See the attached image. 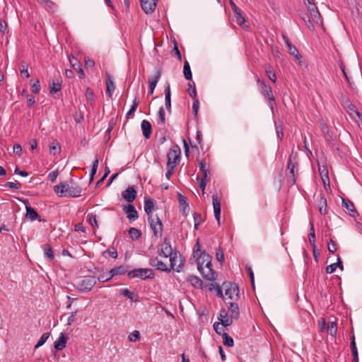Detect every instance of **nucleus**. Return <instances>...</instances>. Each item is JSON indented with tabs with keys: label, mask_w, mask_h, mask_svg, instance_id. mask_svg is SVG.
<instances>
[{
	"label": "nucleus",
	"mask_w": 362,
	"mask_h": 362,
	"mask_svg": "<svg viewBox=\"0 0 362 362\" xmlns=\"http://www.w3.org/2000/svg\"><path fill=\"white\" fill-rule=\"evenodd\" d=\"M197 264V269L202 274V277L210 281H214L216 279V273L212 269L211 257L206 253L202 252L199 257H196Z\"/></svg>",
	"instance_id": "nucleus-1"
},
{
	"label": "nucleus",
	"mask_w": 362,
	"mask_h": 362,
	"mask_svg": "<svg viewBox=\"0 0 362 362\" xmlns=\"http://www.w3.org/2000/svg\"><path fill=\"white\" fill-rule=\"evenodd\" d=\"M54 192L60 197H79L82 189L78 185L70 186L66 182H62L54 187Z\"/></svg>",
	"instance_id": "nucleus-2"
},
{
	"label": "nucleus",
	"mask_w": 362,
	"mask_h": 362,
	"mask_svg": "<svg viewBox=\"0 0 362 362\" xmlns=\"http://www.w3.org/2000/svg\"><path fill=\"white\" fill-rule=\"evenodd\" d=\"M298 153L293 149L288 158L286 169L287 182L291 186L295 185L296 182V177L298 173Z\"/></svg>",
	"instance_id": "nucleus-3"
},
{
	"label": "nucleus",
	"mask_w": 362,
	"mask_h": 362,
	"mask_svg": "<svg viewBox=\"0 0 362 362\" xmlns=\"http://www.w3.org/2000/svg\"><path fill=\"white\" fill-rule=\"evenodd\" d=\"M257 84L259 86L261 93L267 99L271 110H273L274 106L276 104V103L275 98L272 93V88L267 86L266 83L263 80H261L260 78H258L257 80Z\"/></svg>",
	"instance_id": "nucleus-4"
},
{
	"label": "nucleus",
	"mask_w": 362,
	"mask_h": 362,
	"mask_svg": "<svg viewBox=\"0 0 362 362\" xmlns=\"http://www.w3.org/2000/svg\"><path fill=\"white\" fill-rule=\"evenodd\" d=\"M96 283L95 276H86L77 283V289L80 292L86 293L90 291Z\"/></svg>",
	"instance_id": "nucleus-5"
},
{
	"label": "nucleus",
	"mask_w": 362,
	"mask_h": 362,
	"mask_svg": "<svg viewBox=\"0 0 362 362\" xmlns=\"http://www.w3.org/2000/svg\"><path fill=\"white\" fill-rule=\"evenodd\" d=\"M129 278H140L141 279H153L154 272L151 269H135L129 271L127 274Z\"/></svg>",
	"instance_id": "nucleus-6"
},
{
	"label": "nucleus",
	"mask_w": 362,
	"mask_h": 362,
	"mask_svg": "<svg viewBox=\"0 0 362 362\" xmlns=\"http://www.w3.org/2000/svg\"><path fill=\"white\" fill-rule=\"evenodd\" d=\"M148 221L149 222L151 229L153 231V235L156 238L161 237L163 235V226L161 220L158 218V216L156 215L151 217H148Z\"/></svg>",
	"instance_id": "nucleus-7"
},
{
	"label": "nucleus",
	"mask_w": 362,
	"mask_h": 362,
	"mask_svg": "<svg viewBox=\"0 0 362 362\" xmlns=\"http://www.w3.org/2000/svg\"><path fill=\"white\" fill-rule=\"evenodd\" d=\"M180 149L177 146L171 148L167 155L168 162L166 165L176 168L180 163Z\"/></svg>",
	"instance_id": "nucleus-8"
},
{
	"label": "nucleus",
	"mask_w": 362,
	"mask_h": 362,
	"mask_svg": "<svg viewBox=\"0 0 362 362\" xmlns=\"http://www.w3.org/2000/svg\"><path fill=\"white\" fill-rule=\"evenodd\" d=\"M225 288V296L230 300H238L239 298L238 287L231 283H225L223 285Z\"/></svg>",
	"instance_id": "nucleus-9"
},
{
	"label": "nucleus",
	"mask_w": 362,
	"mask_h": 362,
	"mask_svg": "<svg viewBox=\"0 0 362 362\" xmlns=\"http://www.w3.org/2000/svg\"><path fill=\"white\" fill-rule=\"evenodd\" d=\"M168 257L170 258V267L169 269H170V270L173 269L174 271H176L177 272H180L182 267V264L179 252L177 251H174V253Z\"/></svg>",
	"instance_id": "nucleus-10"
},
{
	"label": "nucleus",
	"mask_w": 362,
	"mask_h": 362,
	"mask_svg": "<svg viewBox=\"0 0 362 362\" xmlns=\"http://www.w3.org/2000/svg\"><path fill=\"white\" fill-rule=\"evenodd\" d=\"M158 252L161 257L165 258L171 256L174 253L171 245L168 241L167 238H165L163 243L160 245Z\"/></svg>",
	"instance_id": "nucleus-11"
},
{
	"label": "nucleus",
	"mask_w": 362,
	"mask_h": 362,
	"mask_svg": "<svg viewBox=\"0 0 362 362\" xmlns=\"http://www.w3.org/2000/svg\"><path fill=\"white\" fill-rule=\"evenodd\" d=\"M230 4L232 10L234 12L236 23L240 26H242L244 28L246 20H245V17L243 16L241 10L232 1H230Z\"/></svg>",
	"instance_id": "nucleus-12"
},
{
	"label": "nucleus",
	"mask_w": 362,
	"mask_h": 362,
	"mask_svg": "<svg viewBox=\"0 0 362 362\" xmlns=\"http://www.w3.org/2000/svg\"><path fill=\"white\" fill-rule=\"evenodd\" d=\"M317 201V206L321 215L327 214V204L325 196L321 193L315 197Z\"/></svg>",
	"instance_id": "nucleus-13"
},
{
	"label": "nucleus",
	"mask_w": 362,
	"mask_h": 362,
	"mask_svg": "<svg viewBox=\"0 0 362 362\" xmlns=\"http://www.w3.org/2000/svg\"><path fill=\"white\" fill-rule=\"evenodd\" d=\"M123 210L127 214V216L129 222L136 221L139 218V214L135 207L132 204H127L123 206Z\"/></svg>",
	"instance_id": "nucleus-14"
},
{
	"label": "nucleus",
	"mask_w": 362,
	"mask_h": 362,
	"mask_svg": "<svg viewBox=\"0 0 362 362\" xmlns=\"http://www.w3.org/2000/svg\"><path fill=\"white\" fill-rule=\"evenodd\" d=\"M148 263L150 266L156 267L158 270L166 272H170V269H169L168 265L157 257L151 258Z\"/></svg>",
	"instance_id": "nucleus-15"
},
{
	"label": "nucleus",
	"mask_w": 362,
	"mask_h": 362,
	"mask_svg": "<svg viewBox=\"0 0 362 362\" xmlns=\"http://www.w3.org/2000/svg\"><path fill=\"white\" fill-rule=\"evenodd\" d=\"M308 10L310 13L312 21L318 25L322 23L320 14L315 4H310L308 6Z\"/></svg>",
	"instance_id": "nucleus-16"
},
{
	"label": "nucleus",
	"mask_w": 362,
	"mask_h": 362,
	"mask_svg": "<svg viewBox=\"0 0 362 362\" xmlns=\"http://www.w3.org/2000/svg\"><path fill=\"white\" fill-rule=\"evenodd\" d=\"M212 201H213V207H214V216L216 220L217 221L218 225H220V216H221V202L218 199V197L216 194H214L212 196Z\"/></svg>",
	"instance_id": "nucleus-17"
},
{
	"label": "nucleus",
	"mask_w": 362,
	"mask_h": 362,
	"mask_svg": "<svg viewBox=\"0 0 362 362\" xmlns=\"http://www.w3.org/2000/svg\"><path fill=\"white\" fill-rule=\"evenodd\" d=\"M142 9L146 13L153 12L156 6L157 0H140Z\"/></svg>",
	"instance_id": "nucleus-18"
},
{
	"label": "nucleus",
	"mask_w": 362,
	"mask_h": 362,
	"mask_svg": "<svg viewBox=\"0 0 362 362\" xmlns=\"http://www.w3.org/2000/svg\"><path fill=\"white\" fill-rule=\"evenodd\" d=\"M136 196V191L133 186H129L123 192L122 197L128 202H132Z\"/></svg>",
	"instance_id": "nucleus-19"
},
{
	"label": "nucleus",
	"mask_w": 362,
	"mask_h": 362,
	"mask_svg": "<svg viewBox=\"0 0 362 362\" xmlns=\"http://www.w3.org/2000/svg\"><path fill=\"white\" fill-rule=\"evenodd\" d=\"M218 319L221 321L223 327L230 326L233 323V318L228 317V313L225 309L221 310Z\"/></svg>",
	"instance_id": "nucleus-20"
},
{
	"label": "nucleus",
	"mask_w": 362,
	"mask_h": 362,
	"mask_svg": "<svg viewBox=\"0 0 362 362\" xmlns=\"http://www.w3.org/2000/svg\"><path fill=\"white\" fill-rule=\"evenodd\" d=\"M141 128L144 138L146 139H148L151 137L152 133V126L151 123L148 121L144 119L141 122Z\"/></svg>",
	"instance_id": "nucleus-21"
},
{
	"label": "nucleus",
	"mask_w": 362,
	"mask_h": 362,
	"mask_svg": "<svg viewBox=\"0 0 362 362\" xmlns=\"http://www.w3.org/2000/svg\"><path fill=\"white\" fill-rule=\"evenodd\" d=\"M161 76V69H158L154 76L148 78L149 88L151 90V94L153 93L157 83Z\"/></svg>",
	"instance_id": "nucleus-22"
},
{
	"label": "nucleus",
	"mask_w": 362,
	"mask_h": 362,
	"mask_svg": "<svg viewBox=\"0 0 362 362\" xmlns=\"http://www.w3.org/2000/svg\"><path fill=\"white\" fill-rule=\"evenodd\" d=\"M178 201L180 211L182 214H187L189 209L187 199L182 194H179Z\"/></svg>",
	"instance_id": "nucleus-23"
},
{
	"label": "nucleus",
	"mask_w": 362,
	"mask_h": 362,
	"mask_svg": "<svg viewBox=\"0 0 362 362\" xmlns=\"http://www.w3.org/2000/svg\"><path fill=\"white\" fill-rule=\"evenodd\" d=\"M187 281L189 284H190L193 287L197 288H202L203 285V281L202 279L194 275H189L187 276Z\"/></svg>",
	"instance_id": "nucleus-24"
},
{
	"label": "nucleus",
	"mask_w": 362,
	"mask_h": 362,
	"mask_svg": "<svg viewBox=\"0 0 362 362\" xmlns=\"http://www.w3.org/2000/svg\"><path fill=\"white\" fill-rule=\"evenodd\" d=\"M153 207L154 203L153 200L149 197H146L144 199V211L148 215V217L153 216L152 214Z\"/></svg>",
	"instance_id": "nucleus-25"
},
{
	"label": "nucleus",
	"mask_w": 362,
	"mask_h": 362,
	"mask_svg": "<svg viewBox=\"0 0 362 362\" xmlns=\"http://www.w3.org/2000/svg\"><path fill=\"white\" fill-rule=\"evenodd\" d=\"M228 311L230 313V316L231 318L237 320L239 317V307L235 303H228Z\"/></svg>",
	"instance_id": "nucleus-26"
},
{
	"label": "nucleus",
	"mask_w": 362,
	"mask_h": 362,
	"mask_svg": "<svg viewBox=\"0 0 362 362\" xmlns=\"http://www.w3.org/2000/svg\"><path fill=\"white\" fill-rule=\"evenodd\" d=\"M165 103L167 110L171 112V93L170 84H167L165 88Z\"/></svg>",
	"instance_id": "nucleus-27"
},
{
	"label": "nucleus",
	"mask_w": 362,
	"mask_h": 362,
	"mask_svg": "<svg viewBox=\"0 0 362 362\" xmlns=\"http://www.w3.org/2000/svg\"><path fill=\"white\" fill-rule=\"evenodd\" d=\"M66 337L63 333H61L58 339L54 341V349L58 351H61L64 349L66 347Z\"/></svg>",
	"instance_id": "nucleus-28"
},
{
	"label": "nucleus",
	"mask_w": 362,
	"mask_h": 362,
	"mask_svg": "<svg viewBox=\"0 0 362 362\" xmlns=\"http://www.w3.org/2000/svg\"><path fill=\"white\" fill-rule=\"evenodd\" d=\"M120 294L128 298L133 302H137L139 300V296L136 293L130 291L128 288H122L120 291Z\"/></svg>",
	"instance_id": "nucleus-29"
},
{
	"label": "nucleus",
	"mask_w": 362,
	"mask_h": 362,
	"mask_svg": "<svg viewBox=\"0 0 362 362\" xmlns=\"http://www.w3.org/2000/svg\"><path fill=\"white\" fill-rule=\"evenodd\" d=\"M199 161V170L203 174L204 178H209V176L210 175V170L209 168V166H207V164L204 160H198Z\"/></svg>",
	"instance_id": "nucleus-30"
},
{
	"label": "nucleus",
	"mask_w": 362,
	"mask_h": 362,
	"mask_svg": "<svg viewBox=\"0 0 362 362\" xmlns=\"http://www.w3.org/2000/svg\"><path fill=\"white\" fill-rule=\"evenodd\" d=\"M106 86H107V92L109 95V96L111 98L113 92L115 89V83L111 78L110 76L107 74V78H106Z\"/></svg>",
	"instance_id": "nucleus-31"
},
{
	"label": "nucleus",
	"mask_w": 362,
	"mask_h": 362,
	"mask_svg": "<svg viewBox=\"0 0 362 362\" xmlns=\"http://www.w3.org/2000/svg\"><path fill=\"white\" fill-rule=\"evenodd\" d=\"M127 272L128 273L127 267L125 266L117 267L112 268L110 271V277H113L116 275L124 274Z\"/></svg>",
	"instance_id": "nucleus-32"
},
{
	"label": "nucleus",
	"mask_w": 362,
	"mask_h": 362,
	"mask_svg": "<svg viewBox=\"0 0 362 362\" xmlns=\"http://www.w3.org/2000/svg\"><path fill=\"white\" fill-rule=\"evenodd\" d=\"M265 72L267 74V76L268 78L272 81L273 83H276V76L275 73L273 71V69L272 66L269 64H266L264 66Z\"/></svg>",
	"instance_id": "nucleus-33"
},
{
	"label": "nucleus",
	"mask_w": 362,
	"mask_h": 362,
	"mask_svg": "<svg viewBox=\"0 0 362 362\" xmlns=\"http://www.w3.org/2000/svg\"><path fill=\"white\" fill-rule=\"evenodd\" d=\"M25 209H26V216L29 219H30L31 221H35L38 218L39 215H38L37 212L35 210V209H33V207H31L30 206H26Z\"/></svg>",
	"instance_id": "nucleus-34"
},
{
	"label": "nucleus",
	"mask_w": 362,
	"mask_h": 362,
	"mask_svg": "<svg viewBox=\"0 0 362 362\" xmlns=\"http://www.w3.org/2000/svg\"><path fill=\"white\" fill-rule=\"evenodd\" d=\"M139 103V100L138 99V97L135 96L134 99L133 100L132 105L131 106V108L128 111V112L127 113L126 117H127V119L133 117L134 113L136 111V108L138 107Z\"/></svg>",
	"instance_id": "nucleus-35"
},
{
	"label": "nucleus",
	"mask_w": 362,
	"mask_h": 362,
	"mask_svg": "<svg viewBox=\"0 0 362 362\" xmlns=\"http://www.w3.org/2000/svg\"><path fill=\"white\" fill-rule=\"evenodd\" d=\"M69 63L73 69L78 73L80 78H83L85 77V74L81 68V63H73V60L71 57H69Z\"/></svg>",
	"instance_id": "nucleus-36"
},
{
	"label": "nucleus",
	"mask_w": 362,
	"mask_h": 362,
	"mask_svg": "<svg viewBox=\"0 0 362 362\" xmlns=\"http://www.w3.org/2000/svg\"><path fill=\"white\" fill-rule=\"evenodd\" d=\"M43 250L45 252V255L49 261H52L54 257V252L52 251V249L51 246L48 244H46L43 246Z\"/></svg>",
	"instance_id": "nucleus-37"
},
{
	"label": "nucleus",
	"mask_w": 362,
	"mask_h": 362,
	"mask_svg": "<svg viewBox=\"0 0 362 362\" xmlns=\"http://www.w3.org/2000/svg\"><path fill=\"white\" fill-rule=\"evenodd\" d=\"M327 331L332 337H335L337 332V325L336 322H331L328 324Z\"/></svg>",
	"instance_id": "nucleus-38"
},
{
	"label": "nucleus",
	"mask_w": 362,
	"mask_h": 362,
	"mask_svg": "<svg viewBox=\"0 0 362 362\" xmlns=\"http://www.w3.org/2000/svg\"><path fill=\"white\" fill-rule=\"evenodd\" d=\"M50 93L54 94L59 91L62 88L60 81L58 79L57 81H53L52 84L49 85Z\"/></svg>",
	"instance_id": "nucleus-39"
},
{
	"label": "nucleus",
	"mask_w": 362,
	"mask_h": 362,
	"mask_svg": "<svg viewBox=\"0 0 362 362\" xmlns=\"http://www.w3.org/2000/svg\"><path fill=\"white\" fill-rule=\"evenodd\" d=\"M287 48H288V49L289 51L290 54H291L293 57H295L296 58V59L298 60L299 64H300L301 56L299 54V52H298V49H296V47L291 44V45H288Z\"/></svg>",
	"instance_id": "nucleus-40"
},
{
	"label": "nucleus",
	"mask_w": 362,
	"mask_h": 362,
	"mask_svg": "<svg viewBox=\"0 0 362 362\" xmlns=\"http://www.w3.org/2000/svg\"><path fill=\"white\" fill-rule=\"evenodd\" d=\"M183 73H184V76L187 80H192V71L190 69L189 64L187 61L185 62Z\"/></svg>",
	"instance_id": "nucleus-41"
},
{
	"label": "nucleus",
	"mask_w": 362,
	"mask_h": 362,
	"mask_svg": "<svg viewBox=\"0 0 362 362\" xmlns=\"http://www.w3.org/2000/svg\"><path fill=\"white\" fill-rule=\"evenodd\" d=\"M223 344L228 347H232L234 345L233 339L227 333L223 332L222 334Z\"/></svg>",
	"instance_id": "nucleus-42"
},
{
	"label": "nucleus",
	"mask_w": 362,
	"mask_h": 362,
	"mask_svg": "<svg viewBox=\"0 0 362 362\" xmlns=\"http://www.w3.org/2000/svg\"><path fill=\"white\" fill-rule=\"evenodd\" d=\"M187 91H188L189 95H190V97L192 99L197 98V91H196V88H195V83L194 81H192L188 83Z\"/></svg>",
	"instance_id": "nucleus-43"
},
{
	"label": "nucleus",
	"mask_w": 362,
	"mask_h": 362,
	"mask_svg": "<svg viewBox=\"0 0 362 362\" xmlns=\"http://www.w3.org/2000/svg\"><path fill=\"white\" fill-rule=\"evenodd\" d=\"M129 235L132 240H138L141 237V233L137 228H131L129 230Z\"/></svg>",
	"instance_id": "nucleus-44"
},
{
	"label": "nucleus",
	"mask_w": 362,
	"mask_h": 362,
	"mask_svg": "<svg viewBox=\"0 0 362 362\" xmlns=\"http://www.w3.org/2000/svg\"><path fill=\"white\" fill-rule=\"evenodd\" d=\"M49 335H50L49 332H45V333L42 334V335L40 337V339L38 340L37 343L35 346V349H38L39 347L42 346L47 340Z\"/></svg>",
	"instance_id": "nucleus-45"
},
{
	"label": "nucleus",
	"mask_w": 362,
	"mask_h": 362,
	"mask_svg": "<svg viewBox=\"0 0 362 362\" xmlns=\"http://www.w3.org/2000/svg\"><path fill=\"white\" fill-rule=\"evenodd\" d=\"M37 1L50 10H54L56 7L55 3L51 0H37Z\"/></svg>",
	"instance_id": "nucleus-46"
},
{
	"label": "nucleus",
	"mask_w": 362,
	"mask_h": 362,
	"mask_svg": "<svg viewBox=\"0 0 362 362\" xmlns=\"http://www.w3.org/2000/svg\"><path fill=\"white\" fill-rule=\"evenodd\" d=\"M158 124L164 125L165 123V111L163 107H160L158 110Z\"/></svg>",
	"instance_id": "nucleus-47"
},
{
	"label": "nucleus",
	"mask_w": 362,
	"mask_h": 362,
	"mask_svg": "<svg viewBox=\"0 0 362 362\" xmlns=\"http://www.w3.org/2000/svg\"><path fill=\"white\" fill-rule=\"evenodd\" d=\"M347 105L345 106L346 108H347L348 111L349 112L350 115H352V113H354L356 115V116L360 118L361 117V113L357 110L356 106L349 102H347Z\"/></svg>",
	"instance_id": "nucleus-48"
},
{
	"label": "nucleus",
	"mask_w": 362,
	"mask_h": 362,
	"mask_svg": "<svg viewBox=\"0 0 362 362\" xmlns=\"http://www.w3.org/2000/svg\"><path fill=\"white\" fill-rule=\"evenodd\" d=\"M60 146L58 142H52L49 146V153L53 155L59 153Z\"/></svg>",
	"instance_id": "nucleus-49"
},
{
	"label": "nucleus",
	"mask_w": 362,
	"mask_h": 362,
	"mask_svg": "<svg viewBox=\"0 0 362 362\" xmlns=\"http://www.w3.org/2000/svg\"><path fill=\"white\" fill-rule=\"evenodd\" d=\"M342 205L350 212H355V207L354 204L350 200L342 199Z\"/></svg>",
	"instance_id": "nucleus-50"
},
{
	"label": "nucleus",
	"mask_w": 362,
	"mask_h": 362,
	"mask_svg": "<svg viewBox=\"0 0 362 362\" xmlns=\"http://www.w3.org/2000/svg\"><path fill=\"white\" fill-rule=\"evenodd\" d=\"M87 221L93 227H98V218L95 214H88Z\"/></svg>",
	"instance_id": "nucleus-51"
},
{
	"label": "nucleus",
	"mask_w": 362,
	"mask_h": 362,
	"mask_svg": "<svg viewBox=\"0 0 362 362\" xmlns=\"http://www.w3.org/2000/svg\"><path fill=\"white\" fill-rule=\"evenodd\" d=\"M86 98L87 99L88 103L92 105L93 103L94 102V93L90 88H87L86 90Z\"/></svg>",
	"instance_id": "nucleus-52"
},
{
	"label": "nucleus",
	"mask_w": 362,
	"mask_h": 362,
	"mask_svg": "<svg viewBox=\"0 0 362 362\" xmlns=\"http://www.w3.org/2000/svg\"><path fill=\"white\" fill-rule=\"evenodd\" d=\"M351 349L352 352V356H355L356 358L358 354V349L356 347V341H355V336L354 334L352 335L351 338Z\"/></svg>",
	"instance_id": "nucleus-53"
},
{
	"label": "nucleus",
	"mask_w": 362,
	"mask_h": 362,
	"mask_svg": "<svg viewBox=\"0 0 362 362\" xmlns=\"http://www.w3.org/2000/svg\"><path fill=\"white\" fill-rule=\"evenodd\" d=\"M4 186L6 187L13 189H16V190H18L21 188V184L18 182H7L4 185Z\"/></svg>",
	"instance_id": "nucleus-54"
},
{
	"label": "nucleus",
	"mask_w": 362,
	"mask_h": 362,
	"mask_svg": "<svg viewBox=\"0 0 362 362\" xmlns=\"http://www.w3.org/2000/svg\"><path fill=\"white\" fill-rule=\"evenodd\" d=\"M21 75L23 78H28L30 77V74L28 72V66L22 64L21 66Z\"/></svg>",
	"instance_id": "nucleus-55"
},
{
	"label": "nucleus",
	"mask_w": 362,
	"mask_h": 362,
	"mask_svg": "<svg viewBox=\"0 0 362 362\" xmlns=\"http://www.w3.org/2000/svg\"><path fill=\"white\" fill-rule=\"evenodd\" d=\"M140 338V332L137 330L132 332L128 337L130 341H136Z\"/></svg>",
	"instance_id": "nucleus-56"
},
{
	"label": "nucleus",
	"mask_w": 362,
	"mask_h": 362,
	"mask_svg": "<svg viewBox=\"0 0 362 362\" xmlns=\"http://www.w3.org/2000/svg\"><path fill=\"white\" fill-rule=\"evenodd\" d=\"M216 259L220 263H222L224 261V254L221 247H218L216 250Z\"/></svg>",
	"instance_id": "nucleus-57"
},
{
	"label": "nucleus",
	"mask_w": 362,
	"mask_h": 362,
	"mask_svg": "<svg viewBox=\"0 0 362 362\" xmlns=\"http://www.w3.org/2000/svg\"><path fill=\"white\" fill-rule=\"evenodd\" d=\"M221 322H215L213 325L214 327V329L215 330V332L218 334V335H222L223 332H224V329L223 328V326L221 327Z\"/></svg>",
	"instance_id": "nucleus-58"
},
{
	"label": "nucleus",
	"mask_w": 362,
	"mask_h": 362,
	"mask_svg": "<svg viewBox=\"0 0 362 362\" xmlns=\"http://www.w3.org/2000/svg\"><path fill=\"white\" fill-rule=\"evenodd\" d=\"M200 244L199 243V240H197L193 248V257L194 258L199 257V255H200Z\"/></svg>",
	"instance_id": "nucleus-59"
},
{
	"label": "nucleus",
	"mask_w": 362,
	"mask_h": 362,
	"mask_svg": "<svg viewBox=\"0 0 362 362\" xmlns=\"http://www.w3.org/2000/svg\"><path fill=\"white\" fill-rule=\"evenodd\" d=\"M112 278V277H110V274L109 272L108 274H100L98 276V280L100 282H106V281H109L110 279H111Z\"/></svg>",
	"instance_id": "nucleus-60"
},
{
	"label": "nucleus",
	"mask_w": 362,
	"mask_h": 362,
	"mask_svg": "<svg viewBox=\"0 0 362 362\" xmlns=\"http://www.w3.org/2000/svg\"><path fill=\"white\" fill-rule=\"evenodd\" d=\"M40 90V84L39 80H37L35 83L32 85V92L35 94L39 93Z\"/></svg>",
	"instance_id": "nucleus-61"
},
{
	"label": "nucleus",
	"mask_w": 362,
	"mask_h": 362,
	"mask_svg": "<svg viewBox=\"0 0 362 362\" xmlns=\"http://www.w3.org/2000/svg\"><path fill=\"white\" fill-rule=\"evenodd\" d=\"M209 180V178H204V177H202L200 180V181H199V187L202 189L203 194L204 193V190H205V188H206V183H207V182Z\"/></svg>",
	"instance_id": "nucleus-62"
},
{
	"label": "nucleus",
	"mask_w": 362,
	"mask_h": 362,
	"mask_svg": "<svg viewBox=\"0 0 362 362\" xmlns=\"http://www.w3.org/2000/svg\"><path fill=\"white\" fill-rule=\"evenodd\" d=\"M193 100H194V102H193V105H192V110H193L194 116L197 117L198 110H199V102L197 98L193 99Z\"/></svg>",
	"instance_id": "nucleus-63"
},
{
	"label": "nucleus",
	"mask_w": 362,
	"mask_h": 362,
	"mask_svg": "<svg viewBox=\"0 0 362 362\" xmlns=\"http://www.w3.org/2000/svg\"><path fill=\"white\" fill-rule=\"evenodd\" d=\"M337 248L335 243L332 240H330L329 242L328 243V250L331 253H334L337 251Z\"/></svg>",
	"instance_id": "nucleus-64"
}]
</instances>
